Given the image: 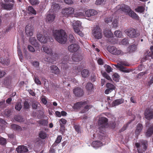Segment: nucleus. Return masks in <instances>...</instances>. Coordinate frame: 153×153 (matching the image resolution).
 I'll use <instances>...</instances> for the list:
<instances>
[{"instance_id": "nucleus-1", "label": "nucleus", "mask_w": 153, "mask_h": 153, "mask_svg": "<svg viewBox=\"0 0 153 153\" xmlns=\"http://www.w3.org/2000/svg\"><path fill=\"white\" fill-rule=\"evenodd\" d=\"M72 61L69 59V56H65L62 60V61L60 63L61 64V66L64 69H66L68 68V65L67 63L68 62H76L81 60L82 59V55L79 54L74 53L73 54L71 57Z\"/></svg>"}, {"instance_id": "nucleus-2", "label": "nucleus", "mask_w": 153, "mask_h": 153, "mask_svg": "<svg viewBox=\"0 0 153 153\" xmlns=\"http://www.w3.org/2000/svg\"><path fill=\"white\" fill-rule=\"evenodd\" d=\"M53 35L55 40L61 44H64L67 41V36L64 30H53Z\"/></svg>"}, {"instance_id": "nucleus-3", "label": "nucleus", "mask_w": 153, "mask_h": 153, "mask_svg": "<svg viewBox=\"0 0 153 153\" xmlns=\"http://www.w3.org/2000/svg\"><path fill=\"white\" fill-rule=\"evenodd\" d=\"M118 10L122 11L128 15L132 19L138 20L139 17L134 11H132L130 7L125 4H121L119 6Z\"/></svg>"}, {"instance_id": "nucleus-4", "label": "nucleus", "mask_w": 153, "mask_h": 153, "mask_svg": "<svg viewBox=\"0 0 153 153\" xmlns=\"http://www.w3.org/2000/svg\"><path fill=\"white\" fill-rule=\"evenodd\" d=\"M87 102L86 101L78 102L74 104L73 108L74 109H80L81 113H84L88 111L89 109L92 107L91 105H86Z\"/></svg>"}, {"instance_id": "nucleus-5", "label": "nucleus", "mask_w": 153, "mask_h": 153, "mask_svg": "<svg viewBox=\"0 0 153 153\" xmlns=\"http://www.w3.org/2000/svg\"><path fill=\"white\" fill-rule=\"evenodd\" d=\"M108 119L106 117H101L99 118L98 122V131L100 133L103 134L105 132V128L108 126Z\"/></svg>"}, {"instance_id": "nucleus-6", "label": "nucleus", "mask_w": 153, "mask_h": 153, "mask_svg": "<svg viewBox=\"0 0 153 153\" xmlns=\"http://www.w3.org/2000/svg\"><path fill=\"white\" fill-rule=\"evenodd\" d=\"M124 32L128 36L131 38H136L140 35V32L139 31L131 27L126 29Z\"/></svg>"}, {"instance_id": "nucleus-7", "label": "nucleus", "mask_w": 153, "mask_h": 153, "mask_svg": "<svg viewBox=\"0 0 153 153\" xmlns=\"http://www.w3.org/2000/svg\"><path fill=\"white\" fill-rule=\"evenodd\" d=\"M108 51L111 54L115 55L123 56L128 52H124L121 50L114 46H108L107 47Z\"/></svg>"}, {"instance_id": "nucleus-8", "label": "nucleus", "mask_w": 153, "mask_h": 153, "mask_svg": "<svg viewBox=\"0 0 153 153\" xmlns=\"http://www.w3.org/2000/svg\"><path fill=\"white\" fill-rule=\"evenodd\" d=\"M141 143V144L138 143H135L138 153H143V152L146 151L147 148L148 144L146 141H142Z\"/></svg>"}, {"instance_id": "nucleus-9", "label": "nucleus", "mask_w": 153, "mask_h": 153, "mask_svg": "<svg viewBox=\"0 0 153 153\" xmlns=\"http://www.w3.org/2000/svg\"><path fill=\"white\" fill-rule=\"evenodd\" d=\"M92 31L93 35L95 39H99L102 37V30L98 25L93 27Z\"/></svg>"}, {"instance_id": "nucleus-10", "label": "nucleus", "mask_w": 153, "mask_h": 153, "mask_svg": "<svg viewBox=\"0 0 153 153\" xmlns=\"http://www.w3.org/2000/svg\"><path fill=\"white\" fill-rule=\"evenodd\" d=\"M150 49V51H147L145 54V56L142 58V62H144L146 60H151V59H153V46H151Z\"/></svg>"}, {"instance_id": "nucleus-11", "label": "nucleus", "mask_w": 153, "mask_h": 153, "mask_svg": "<svg viewBox=\"0 0 153 153\" xmlns=\"http://www.w3.org/2000/svg\"><path fill=\"white\" fill-rule=\"evenodd\" d=\"M42 48L44 51L46 53L52 56L57 57L58 55L56 53H53L52 49L50 46L43 45Z\"/></svg>"}, {"instance_id": "nucleus-12", "label": "nucleus", "mask_w": 153, "mask_h": 153, "mask_svg": "<svg viewBox=\"0 0 153 153\" xmlns=\"http://www.w3.org/2000/svg\"><path fill=\"white\" fill-rule=\"evenodd\" d=\"M145 118L148 120L153 119V110L146 108L144 113Z\"/></svg>"}, {"instance_id": "nucleus-13", "label": "nucleus", "mask_w": 153, "mask_h": 153, "mask_svg": "<svg viewBox=\"0 0 153 153\" xmlns=\"http://www.w3.org/2000/svg\"><path fill=\"white\" fill-rule=\"evenodd\" d=\"M15 3H1V6L2 8L4 10H10L13 9Z\"/></svg>"}, {"instance_id": "nucleus-14", "label": "nucleus", "mask_w": 153, "mask_h": 153, "mask_svg": "<svg viewBox=\"0 0 153 153\" xmlns=\"http://www.w3.org/2000/svg\"><path fill=\"white\" fill-rule=\"evenodd\" d=\"M79 48V45L76 44H71L68 47V49L69 51L71 53L76 52Z\"/></svg>"}, {"instance_id": "nucleus-15", "label": "nucleus", "mask_w": 153, "mask_h": 153, "mask_svg": "<svg viewBox=\"0 0 153 153\" xmlns=\"http://www.w3.org/2000/svg\"><path fill=\"white\" fill-rule=\"evenodd\" d=\"M73 92L75 96L78 97H80L82 96L84 93L83 89L79 87L74 88Z\"/></svg>"}, {"instance_id": "nucleus-16", "label": "nucleus", "mask_w": 153, "mask_h": 153, "mask_svg": "<svg viewBox=\"0 0 153 153\" xmlns=\"http://www.w3.org/2000/svg\"><path fill=\"white\" fill-rule=\"evenodd\" d=\"M74 12V9L71 7L65 8L62 10V13L65 16H68L73 14Z\"/></svg>"}, {"instance_id": "nucleus-17", "label": "nucleus", "mask_w": 153, "mask_h": 153, "mask_svg": "<svg viewBox=\"0 0 153 153\" xmlns=\"http://www.w3.org/2000/svg\"><path fill=\"white\" fill-rule=\"evenodd\" d=\"M49 36H43L42 34L39 33L37 35L38 39L40 42L43 43H46L49 39Z\"/></svg>"}, {"instance_id": "nucleus-18", "label": "nucleus", "mask_w": 153, "mask_h": 153, "mask_svg": "<svg viewBox=\"0 0 153 153\" xmlns=\"http://www.w3.org/2000/svg\"><path fill=\"white\" fill-rule=\"evenodd\" d=\"M33 28L31 26L27 25L25 27V31L27 35L28 36H32L33 34Z\"/></svg>"}, {"instance_id": "nucleus-19", "label": "nucleus", "mask_w": 153, "mask_h": 153, "mask_svg": "<svg viewBox=\"0 0 153 153\" xmlns=\"http://www.w3.org/2000/svg\"><path fill=\"white\" fill-rule=\"evenodd\" d=\"M50 72L55 75H58L60 73L59 69L56 65H51L50 67Z\"/></svg>"}, {"instance_id": "nucleus-20", "label": "nucleus", "mask_w": 153, "mask_h": 153, "mask_svg": "<svg viewBox=\"0 0 153 153\" xmlns=\"http://www.w3.org/2000/svg\"><path fill=\"white\" fill-rule=\"evenodd\" d=\"M55 15L54 14H48L45 19L47 22H52L54 20Z\"/></svg>"}, {"instance_id": "nucleus-21", "label": "nucleus", "mask_w": 153, "mask_h": 153, "mask_svg": "<svg viewBox=\"0 0 153 153\" xmlns=\"http://www.w3.org/2000/svg\"><path fill=\"white\" fill-rule=\"evenodd\" d=\"M16 151L19 153L26 152L28 151V149L26 146H20L16 148Z\"/></svg>"}, {"instance_id": "nucleus-22", "label": "nucleus", "mask_w": 153, "mask_h": 153, "mask_svg": "<svg viewBox=\"0 0 153 153\" xmlns=\"http://www.w3.org/2000/svg\"><path fill=\"white\" fill-rule=\"evenodd\" d=\"M124 101V100L122 98L117 99L113 102L111 105L112 107L115 106L123 103Z\"/></svg>"}, {"instance_id": "nucleus-23", "label": "nucleus", "mask_w": 153, "mask_h": 153, "mask_svg": "<svg viewBox=\"0 0 153 153\" xmlns=\"http://www.w3.org/2000/svg\"><path fill=\"white\" fill-rule=\"evenodd\" d=\"M85 14L88 17H90L97 14V12L94 10H88L85 11Z\"/></svg>"}, {"instance_id": "nucleus-24", "label": "nucleus", "mask_w": 153, "mask_h": 153, "mask_svg": "<svg viewBox=\"0 0 153 153\" xmlns=\"http://www.w3.org/2000/svg\"><path fill=\"white\" fill-rule=\"evenodd\" d=\"M143 128V126L142 125L139 123L137 124L136 126V128L135 131V134L136 135H138L140 134V132L141 131Z\"/></svg>"}, {"instance_id": "nucleus-25", "label": "nucleus", "mask_w": 153, "mask_h": 153, "mask_svg": "<svg viewBox=\"0 0 153 153\" xmlns=\"http://www.w3.org/2000/svg\"><path fill=\"white\" fill-rule=\"evenodd\" d=\"M153 134V124L150 126L147 130L146 135L147 137H150Z\"/></svg>"}, {"instance_id": "nucleus-26", "label": "nucleus", "mask_w": 153, "mask_h": 153, "mask_svg": "<svg viewBox=\"0 0 153 153\" xmlns=\"http://www.w3.org/2000/svg\"><path fill=\"white\" fill-rule=\"evenodd\" d=\"M104 34L105 36L108 38L112 37L113 34L111 32V30L107 29H105L104 31Z\"/></svg>"}, {"instance_id": "nucleus-27", "label": "nucleus", "mask_w": 153, "mask_h": 153, "mask_svg": "<svg viewBox=\"0 0 153 153\" xmlns=\"http://www.w3.org/2000/svg\"><path fill=\"white\" fill-rule=\"evenodd\" d=\"M85 88L88 92L90 93L94 89L93 85L91 82H88L87 84L85 86Z\"/></svg>"}, {"instance_id": "nucleus-28", "label": "nucleus", "mask_w": 153, "mask_h": 153, "mask_svg": "<svg viewBox=\"0 0 153 153\" xmlns=\"http://www.w3.org/2000/svg\"><path fill=\"white\" fill-rule=\"evenodd\" d=\"M81 74L83 78H85L89 76V71L87 69H84L81 72Z\"/></svg>"}, {"instance_id": "nucleus-29", "label": "nucleus", "mask_w": 153, "mask_h": 153, "mask_svg": "<svg viewBox=\"0 0 153 153\" xmlns=\"http://www.w3.org/2000/svg\"><path fill=\"white\" fill-rule=\"evenodd\" d=\"M145 7L144 6H139L135 9L136 12L141 13H144L145 12Z\"/></svg>"}, {"instance_id": "nucleus-30", "label": "nucleus", "mask_w": 153, "mask_h": 153, "mask_svg": "<svg viewBox=\"0 0 153 153\" xmlns=\"http://www.w3.org/2000/svg\"><path fill=\"white\" fill-rule=\"evenodd\" d=\"M30 43L35 47H38V44L35 37H30L29 39Z\"/></svg>"}, {"instance_id": "nucleus-31", "label": "nucleus", "mask_w": 153, "mask_h": 153, "mask_svg": "<svg viewBox=\"0 0 153 153\" xmlns=\"http://www.w3.org/2000/svg\"><path fill=\"white\" fill-rule=\"evenodd\" d=\"M35 141V145L37 146L38 147H39L41 145L43 144V142L42 140L39 137L36 138Z\"/></svg>"}, {"instance_id": "nucleus-32", "label": "nucleus", "mask_w": 153, "mask_h": 153, "mask_svg": "<svg viewBox=\"0 0 153 153\" xmlns=\"http://www.w3.org/2000/svg\"><path fill=\"white\" fill-rule=\"evenodd\" d=\"M136 49L137 46L135 45H132L129 46L127 48V50L129 51V53L135 51Z\"/></svg>"}, {"instance_id": "nucleus-33", "label": "nucleus", "mask_w": 153, "mask_h": 153, "mask_svg": "<svg viewBox=\"0 0 153 153\" xmlns=\"http://www.w3.org/2000/svg\"><path fill=\"white\" fill-rule=\"evenodd\" d=\"M0 62L2 64L8 65L10 64V61L8 59H6L0 58Z\"/></svg>"}, {"instance_id": "nucleus-34", "label": "nucleus", "mask_w": 153, "mask_h": 153, "mask_svg": "<svg viewBox=\"0 0 153 153\" xmlns=\"http://www.w3.org/2000/svg\"><path fill=\"white\" fill-rule=\"evenodd\" d=\"M51 8L53 11L58 10L60 8V6L59 4L53 3L51 6Z\"/></svg>"}, {"instance_id": "nucleus-35", "label": "nucleus", "mask_w": 153, "mask_h": 153, "mask_svg": "<svg viewBox=\"0 0 153 153\" xmlns=\"http://www.w3.org/2000/svg\"><path fill=\"white\" fill-rule=\"evenodd\" d=\"M39 123L43 126H47L48 123V120L44 119H42L38 122Z\"/></svg>"}, {"instance_id": "nucleus-36", "label": "nucleus", "mask_w": 153, "mask_h": 153, "mask_svg": "<svg viewBox=\"0 0 153 153\" xmlns=\"http://www.w3.org/2000/svg\"><path fill=\"white\" fill-rule=\"evenodd\" d=\"M62 137L61 135L58 136L56 140L54 143L53 144L54 145L57 146V144L59 143L61 141L62 139Z\"/></svg>"}, {"instance_id": "nucleus-37", "label": "nucleus", "mask_w": 153, "mask_h": 153, "mask_svg": "<svg viewBox=\"0 0 153 153\" xmlns=\"http://www.w3.org/2000/svg\"><path fill=\"white\" fill-rule=\"evenodd\" d=\"M11 128L15 131H19L21 128L20 126L15 124H12L11 125Z\"/></svg>"}, {"instance_id": "nucleus-38", "label": "nucleus", "mask_w": 153, "mask_h": 153, "mask_svg": "<svg viewBox=\"0 0 153 153\" xmlns=\"http://www.w3.org/2000/svg\"><path fill=\"white\" fill-rule=\"evenodd\" d=\"M28 10L30 13L34 15H36V10L34 9L33 7L31 6H29L28 7Z\"/></svg>"}, {"instance_id": "nucleus-39", "label": "nucleus", "mask_w": 153, "mask_h": 153, "mask_svg": "<svg viewBox=\"0 0 153 153\" xmlns=\"http://www.w3.org/2000/svg\"><path fill=\"white\" fill-rule=\"evenodd\" d=\"M114 35L117 37L121 38L123 36L122 33L120 30H117L114 32Z\"/></svg>"}, {"instance_id": "nucleus-40", "label": "nucleus", "mask_w": 153, "mask_h": 153, "mask_svg": "<svg viewBox=\"0 0 153 153\" xmlns=\"http://www.w3.org/2000/svg\"><path fill=\"white\" fill-rule=\"evenodd\" d=\"M39 137L42 139H44L46 137L47 135L45 132L41 131L39 134Z\"/></svg>"}, {"instance_id": "nucleus-41", "label": "nucleus", "mask_w": 153, "mask_h": 153, "mask_svg": "<svg viewBox=\"0 0 153 153\" xmlns=\"http://www.w3.org/2000/svg\"><path fill=\"white\" fill-rule=\"evenodd\" d=\"M56 146L54 145V144H53L50 148L49 152V153H55Z\"/></svg>"}, {"instance_id": "nucleus-42", "label": "nucleus", "mask_w": 153, "mask_h": 153, "mask_svg": "<svg viewBox=\"0 0 153 153\" xmlns=\"http://www.w3.org/2000/svg\"><path fill=\"white\" fill-rule=\"evenodd\" d=\"M120 76L117 73H115L113 75V78L114 80L118 82L119 80Z\"/></svg>"}, {"instance_id": "nucleus-43", "label": "nucleus", "mask_w": 153, "mask_h": 153, "mask_svg": "<svg viewBox=\"0 0 153 153\" xmlns=\"http://www.w3.org/2000/svg\"><path fill=\"white\" fill-rule=\"evenodd\" d=\"M60 128L59 129V131L61 132V134H63L65 132V126L64 125L62 124L61 123H60Z\"/></svg>"}, {"instance_id": "nucleus-44", "label": "nucleus", "mask_w": 153, "mask_h": 153, "mask_svg": "<svg viewBox=\"0 0 153 153\" xmlns=\"http://www.w3.org/2000/svg\"><path fill=\"white\" fill-rule=\"evenodd\" d=\"M22 108V107L21 103L19 102H17L15 105V109L18 111H20Z\"/></svg>"}, {"instance_id": "nucleus-45", "label": "nucleus", "mask_w": 153, "mask_h": 153, "mask_svg": "<svg viewBox=\"0 0 153 153\" xmlns=\"http://www.w3.org/2000/svg\"><path fill=\"white\" fill-rule=\"evenodd\" d=\"M106 87L108 88L112 89L113 90L115 88V87L114 85L109 83H108L106 84Z\"/></svg>"}, {"instance_id": "nucleus-46", "label": "nucleus", "mask_w": 153, "mask_h": 153, "mask_svg": "<svg viewBox=\"0 0 153 153\" xmlns=\"http://www.w3.org/2000/svg\"><path fill=\"white\" fill-rule=\"evenodd\" d=\"M104 67L105 69V70L107 73H109L112 71V69L110 66L109 65H105L104 66Z\"/></svg>"}, {"instance_id": "nucleus-47", "label": "nucleus", "mask_w": 153, "mask_h": 153, "mask_svg": "<svg viewBox=\"0 0 153 153\" xmlns=\"http://www.w3.org/2000/svg\"><path fill=\"white\" fill-rule=\"evenodd\" d=\"M30 3L32 5L38 4L39 3V0H29Z\"/></svg>"}, {"instance_id": "nucleus-48", "label": "nucleus", "mask_w": 153, "mask_h": 153, "mask_svg": "<svg viewBox=\"0 0 153 153\" xmlns=\"http://www.w3.org/2000/svg\"><path fill=\"white\" fill-rule=\"evenodd\" d=\"M69 39L71 42L74 43L75 42V39L73 34H70L69 35Z\"/></svg>"}, {"instance_id": "nucleus-49", "label": "nucleus", "mask_w": 153, "mask_h": 153, "mask_svg": "<svg viewBox=\"0 0 153 153\" xmlns=\"http://www.w3.org/2000/svg\"><path fill=\"white\" fill-rule=\"evenodd\" d=\"M24 104V109H29L30 105L28 102L25 101Z\"/></svg>"}, {"instance_id": "nucleus-50", "label": "nucleus", "mask_w": 153, "mask_h": 153, "mask_svg": "<svg viewBox=\"0 0 153 153\" xmlns=\"http://www.w3.org/2000/svg\"><path fill=\"white\" fill-rule=\"evenodd\" d=\"M106 0H96L95 4L96 5H100L105 3Z\"/></svg>"}, {"instance_id": "nucleus-51", "label": "nucleus", "mask_w": 153, "mask_h": 153, "mask_svg": "<svg viewBox=\"0 0 153 153\" xmlns=\"http://www.w3.org/2000/svg\"><path fill=\"white\" fill-rule=\"evenodd\" d=\"M74 26H75L76 27H81V24L80 21H77L75 23L73 24V27Z\"/></svg>"}, {"instance_id": "nucleus-52", "label": "nucleus", "mask_w": 153, "mask_h": 153, "mask_svg": "<svg viewBox=\"0 0 153 153\" xmlns=\"http://www.w3.org/2000/svg\"><path fill=\"white\" fill-rule=\"evenodd\" d=\"M15 120L19 122H22L23 121V119L20 116H17L15 117Z\"/></svg>"}, {"instance_id": "nucleus-53", "label": "nucleus", "mask_w": 153, "mask_h": 153, "mask_svg": "<svg viewBox=\"0 0 153 153\" xmlns=\"http://www.w3.org/2000/svg\"><path fill=\"white\" fill-rule=\"evenodd\" d=\"M112 18L111 17H106L105 19V22L107 23H111L112 21Z\"/></svg>"}, {"instance_id": "nucleus-54", "label": "nucleus", "mask_w": 153, "mask_h": 153, "mask_svg": "<svg viewBox=\"0 0 153 153\" xmlns=\"http://www.w3.org/2000/svg\"><path fill=\"white\" fill-rule=\"evenodd\" d=\"M102 76L104 77H105L106 79H107L108 80H111V79L110 76L106 72H104L102 74Z\"/></svg>"}, {"instance_id": "nucleus-55", "label": "nucleus", "mask_w": 153, "mask_h": 153, "mask_svg": "<svg viewBox=\"0 0 153 153\" xmlns=\"http://www.w3.org/2000/svg\"><path fill=\"white\" fill-rule=\"evenodd\" d=\"M6 140L3 137L0 138V143L2 145H5L6 143Z\"/></svg>"}, {"instance_id": "nucleus-56", "label": "nucleus", "mask_w": 153, "mask_h": 153, "mask_svg": "<svg viewBox=\"0 0 153 153\" xmlns=\"http://www.w3.org/2000/svg\"><path fill=\"white\" fill-rule=\"evenodd\" d=\"M11 111L10 110L6 109L4 112V114L6 116L9 117L10 115Z\"/></svg>"}, {"instance_id": "nucleus-57", "label": "nucleus", "mask_w": 153, "mask_h": 153, "mask_svg": "<svg viewBox=\"0 0 153 153\" xmlns=\"http://www.w3.org/2000/svg\"><path fill=\"white\" fill-rule=\"evenodd\" d=\"M128 43V39L124 38L121 41V43L123 45H126Z\"/></svg>"}, {"instance_id": "nucleus-58", "label": "nucleus", "mask_w": 153, "mask_h": 153, "mask_svg": "<svg viewBox=\"0 0 153 153\" xmlns=\"http://www.w3.org/2000/svg\"><path fill=\"white\" fill-rule=\"evenodd\" d=\"M32 64L36 68L38 67L39 65V63L37 61H33Z\"/></svg>"}, {"instance_id": "nucleus-59", "label": "nucleus", "mask_w": 153, "mask_h": 153, "mask_svg": "<svg viewBox=\"0 0 153 153\" xmlns=\"http://www.w3.org/2000/svg\"><path fill=\"white\" fill-rule=\"evenodd\" d=\"M34 81L35 83L38 85H40L41 83L40 80L37 77H35L34 78Z\"/></svg>"}, {"instance_id": "nucleus-60", "label": "nucleus", "mask_w": 153, "mask_h": 153, "mask_svg": "<svg viewBox=\"0 0 153 153\" xmlns=\"http://www.w3.org/2000/svg\"><path fill=\"white\" fill-rule=\"evenodd\" d=\"M114 66L117 68H119L120 70L121 71L123 68L124 67L120 64H118L117 65H114Z\"/></svg>"}, {"instance_id": "nucleus-61", "label": "nucleus", "mask_w": 153, "mask_h": 153, "mask_svg": "<svg viewBox=\"0 0 153 153\" xmlns=\"http://www.w3.org/2000/svg\"><path fill=\"white\" fill-rule=\"evenodd\" d=\"M28 49L30 52H34L35 51L34 48L31 45H29L28 46Z\"/></svg>"}, {"instance_id": "nucleus-62", "label": "nucleus", "mask_w": 153, "mask_h": 153, "mask_svg": "<svg viewBox=\"0 0 153 153\" xmlns=\"http://www.w3.org/2000/svg\"><path fill=\"white\" fill-rule=\"evenodd\" d=\"M67 121L66 120L62 118L60 120V123H61L62 124L64 125L66 124L67 123Z\"/></svg>"}, {"instance_id": "nucleus-63", "label": "nucleus", "mask_w": 153, "mask_h": 153, "mask_svg": "<svg viewBox=\"0 0 153 153\" xmlns=\"http://www.w3.org/2000/svg\"><path fill=\"white\" fill-rule=\"evenodd\" d=\"M113 26L114 27H116L117 26L118 21L117 19L114 20L113 22Z\"/></svg>"}, {"instance_id": "nucleus-64", "label": "nucleus", "mask_w": 153, "mask_h": 153, "mask_svg": "<svg viewBox=\"0 0 153 153\" xmlns=\"http://www.w3.org/2000/svg\"><path fill=\"white\" fill-rule=\"evenodd\" d=\"M45 60L49 63H52L53 62L51 59V58L50 57H48L45 58Z\"/></svg>"}]
</instances>
